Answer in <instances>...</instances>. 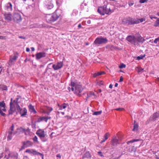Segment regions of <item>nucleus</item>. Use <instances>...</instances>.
I'll return each mask as SVG.
<instances>
[{
  "label": "nucleus",
  "instance_id": "nucleus-1",
  "mask_svg": "<svg viewBox=\"0 0 159 159\" xmlns=\"http://www.w3.org/2000/svg\"><path fill=\"white\" fill-rule=\"evenodd\" d=\"M61 11L57 10L52 14H47L45 16V20L48 23L52 24L57 21L61 15Z\"/></svg>",
  "mask_w": 159,
  "mask_h": 159
},
{
  "label": "nucleus",
  "instance_id": "nucleus-2",
  "mask_svg": "<svg viewBox=\"0 0 159 159\" xmlns=\"http://www.w3.org/2000/svg\"><path fill=\"white\" fill-rule=\"evenodd\" d=\"M126 39L131 43L135 45H139V43H143L145 40L141 36L135 37L133 35H129L127 37Z\"/></svg>",
  "mask_w": 159,
  "mask_h": 159
},
{
  "label": "nucleus",
  "instance_id": "nucleus-3",
  "mask_svg": "<svg viewBox=\"0 0 159 159\" xmlns=\"http://www.w3.org/2000/svg\"><path fill=\"white\" fill-rule=\"evenodd\" d=\"M111 5L110 4L104 5L103 7H99L98 11L102 15L105 14H110L112 12L111 10Z\"/></svg>",
  "mask_w": 159,
  "mask_h": 159
},
{
  "label": "nucleus",
  "instance_id": "nucleus-4",
  "mask_svg": "<svg viewBox=\"0 0 159 159\" xmlns=\"http://www.w3.org/2000/svg\"><path fill=\"white\" fill-rule=\"evenodd\" d=\"M108 40L106 38H103L102 37L97 38L94 41L93 44L98 46L100 44H105L107 43Z\"/></svg>",
  "mask_w": 159,
  "mask_h": 159
},
{
  "label": "nucleus",
  "instance_id": "nucleus-5",
  "mask_svg": "<svg viewBox=\"0 0 159 159\" xmlns=\"http://www.w3.org/2000/svg\"><path fill=\"white\" fill-rule=\"evenodd\" d=\"M137 23L135 22V19L129 17L123 19L122 21V23L125 25H131Z\"/></svg>",
  "mask_w": 159,
  "mask_h": 159
},
{
  "label": "nucleus",
  "instance_id": "nucleus-6",
  "mask_svg": "<svg viewBox=\"0 0 159 159\" xmlns=\"http://www.w3.org/2000/svg\"><path fill=\"white\" fill-rule=\"evenodd\" d=\"M12 106H10V109L9 111V115H12L15 111L16 108L17 110L20 109V106L18 104V103H14L12 104Z\"/></svg>",
  "mask_w": 159,
  "mask_h": 159
},
{
  "label": "nucleus",
  "instance_id": "nucleus-7",
  "mask_svg": "<svg viewBox=\"0 0 159 159\" xmlns=\"http://www.w3.org/2000/svg\"><path fill=\"white\" fill-rule=\"evenodd\" d=\"M75 93L79 96L84 94V93H82L83 89L81 85H76L75 87Z\"/></svg>",
  "mask_w": 159,
  "mask_h": 159
},
{
  "label": "nucleus",
  "instance_id": "nucleus-8",
  "mask_svg": "<svg viewBox=\"0 0 159 159\" xmlns=\"http://www.w3.org/2000/svg\"><path fill=\"white\" fill-rule=\"evenodd\" d=\"M13 19L15 22L18 23L22 20L21 16L20 14L15 13L13 15Z\"/></svg>",
  "mask_w": 159,
  "mask_h": 159
},
{
  "label": "nucleus",
  "instance_id": "nucleus-9",
  "mask_svg": "<svg viewBox=\"0 0 159 159\" xmlns=\"http://www.w3.org/2000/svg\"><path fill=\"white\" fill-rule=\"evenodd\" d=\"M25 152L28 153L30 154H32L34 155H40L42 158L43 157V154L37 152L36 151L33 149H27L25 151Z\"/></svg>",
  "mask_w": 159,
  "mask_h": 159
},
{
  "label": "nucleus",
  "instance_id": "nucleus-10",
  "mask_svg": "<svg viewBox=\"0 0 159 159\" xmlns=\"http://www.w3.org/2000/svg\"><path fill=\"white\" fill-rule=\"evenodd\" d=\"M23 145L22 148H25L28 147H32L33 145V143L30 141H27L22 142Z\"/></svg>",
  "mask_w": 159,
  "mask_h": 159
},
{
  "label": "nucleus",
  "instance_id": "nucleus-11",
  "mask_svg": "<svg viewBox=\"0 0 159 159\" xmlns=\"http://www.w3.org/2000/svg\"><path fill=\"white\" fill-rule=\"evenodd\" d=\"M6 155L4 157L5 158H6ZM10 157L14 159H17L18 158V154L15 152H13L11 153L10 152H9L8 154V157H7L6 159H8Z\"/></svg>",
  "mask_w": 159,
  "mask_h": 159
},
{
  "label": "nucleus",
  "instance_id": "nucleus-12",
  "mask_svg": "<svg viewBox=\"0 0 159 159\" xmlns=\"http://www.w3.org/2000/svg\"><path fill=\"white\" fill-rule=\"evenodd\" d=\"M17 111L18 112H19L21 115V116L22 117L25 116L27 113V110L25 108L22 109L20 107V109H17Z\"/></svg>",
  "mask_w": 159,
  "mask_h": 159
},
{
  "label": "nucleus",
  "instance_id": "nucleus-13",
  "mask_svg": "<svg viewBox=\"0 0 159 159\" xmlns=\"http://www.w3.org/2000/svg\"><path fill=\"white\" fill-rule=\"evenodd\" d=\"M4 16L5 19L8 22H10L12 20V15L10 13L5 12Z\"/></svg>",
  "mask_w": 159,
  "mask_h": 159
},
{
  "label": "nucleus",
  "instance_id": "nucleus-14",
  "mask_svg": "<svg viewBox=\"0 0 159 159\" xmlns=\"http://www.w3.org/2000/svg\"><path fill=\"white\" fill-rule=\"evenodd\" d=\"M63 65V63L62 62H58L57 65H53L52 67L54 70H56L61 68L62 67Z\"/></svg>",
  "mask_w": 159,
  "mask_h": 159
},
{
  "label": "nucleus",
  "instance_id": "nucleus-15",
  "mask_svg": "<svg viewBox=\"0 0 159 159\" xmlns=\"http://www.w3.org/2000/svg\"><path fill=\"white\" fill-rule=\"evenodd\" d=\"M158 117H159V115L158 114L157 112H156L150 117L149 120V121H154Z\"/></svg>",
  "mask_w": 159,
  "mask_h": 159
},
{
  "label": "nucleus",
  "instance_id": "nucleus-16",
  "mask_svg": "<svg viewBox=\"0 0 159 159\" xmlns=\"http://www.w3.org/2000/svg\"><path fill=\"white\" fill-rule=\"evenodd\" d=\"M111 143L112 146H116L119 143L118 142V138L117 137H115L111 140Z\"/></svg>",
  "mask_w": 159,
  "mask_h": 159
},
{
  "label": "nucleus",
  "instance_id": "nucleus-17",
  "mask_svg": "<svg viewBox=\"0 0 159 159\" xmlns=\"http://www.w3.org/2000/svg\"><path fill=\"white\" fill-rule=\"evenodd\" d=\"M36 134L41 139L42 138H44L45 137L44 131L39 130L36 132Z\"/></svg>",
  "mask_w": 159,
  "mask_h": 159
},
{
  "label": "nucleus",
  "instance_id": "nucleus-18",
  "mask_svg": "<svg viewBox=\"0 0 159 159\" xmlns=\"http://www.w3.org/2000/svg\"><path fill=\"white\" fill-rule=\"evenodd\" d=\"M46 56V53L44 52H39L36 54V59H39L41 58L45 57Z\"/></svg>",
  "mask_w": 159,
  "mask_h": 159
},
{
  "label": "nucleus",
  "instance_id": "nucleus-19",
  "mask_svg": "<svg viewBox=\"0 0 159 159\" xmlns=\"http://www.w3.org/2000/svg\"><path fill=\"white\" fill-rule=\"evenodd\" d=\"M5 8L8 11H12V5L10 2H9L6 4L5 6Z\"/></svg>",
  "mask_w": 159,
  "mask_h": 159
},
{
  "label": "nucleus",
  "instance_id": "nucleus-20",
  "mask_svg": "<svg viewBox=\"0 0 159 159\" xmlns=\"http://www.w3.org/2000/svg\"><path fill=\"white\" fill-rule=\"evenodd\" d=\"M17 57L16 55H14L13 57L10 56V59L8 62L9 65L12 64V63L14 61H16L17 59Z\"/></svg>",
  "mask_w": 159,
  "mask_h": 159
},
{
  "label": "nucleus",
  "instance_id": "nucleus-21",
  "mask_svg": "<svg viewBox=\"0 0 159 159\" xmlns=\"http://www.w3.org/2000/svg\"><path fill=\"white\" fill-rule=\"evenodd\" d=\"M137 141H140V145H139V146H140L143 143V140L142 139H134L132 140H130V141H128L127 142V143L128 144H129L130 143H133L134 142H137Z\"/></svg>",
  "mask_w": 159,
  "mask_h": 159
},
{
  "label": "nucleus",
  "instance_id": "nucleus-22",
  "mask_svg": "<svg viewBox=\"0 0 159 159\" xmlns=\"http://www.w3.org/2000/svg\"><path fill=\"white\" fill-rule=\"evenodd\" d=\"M137 148L134 146H130L128 149V151L130 152H135L136 151Z\"/></svg>",
  "mask_w": 159,
  "mask_h": 159
},
{
  "label": "nucleus",
  "instance_id": "nucleus-23",
  "mask_svg": "<svg viewBox=\"0 0 159 159\" xmlns=\"http://www.w3.org/2000/svg\"><path fill=\"white\" fill-rule=\"evenodd\" d=\"M91 157V156L89 152H86L83 156L82 158H88Z\"/></svg>",
  "mask_w": 159,
  "mask_h": 159
},
{
  "label": "nucleus",
  "instance_id": "nucleus-24",
  "mask_svg": "<svg viewBox=\"0 0 159 159\" xmlns=\"http://www.w3.org/2000/svg\"><path fill=\"white\" fill-rule=\"evenodd\" d=\"M29 110L31 112H33L34 113H36V111L35 110L34 107L31 105H30L29 106Z\"/></svg>",
  "mask_w": 159,
  "mask_h": 159
},
{
  "label": "nucleus",
  "instance_id": "nucleus-25",
  "mask_svg": "<svg viewBox=\"0 0 159 159\" xmlns=\"http://www.w3.org/2000/svg\"><path fill=\"white\" fill-rule=\"evenodd\" d=\"M145 19L144 18H142L140 19H138L137 20L135 19V22H137V23H135V24H137L139 23V22H142L144 21H145Z\"/></svg>",
  "mask_w": 159,
  "mask_h": 159
},
{
  "label": "nucleus",
  "instance_id": "nucleus-26",
  "mask_svg": "<svg viewBox=\"0 0 159 159\" xmlns=\"http://www.w3.org/2000/svg\"><path fill=\"white\" fill-rule=\"evenodd\" d=\"M109 133H106L104 135V138H105L104 139H103L102 140L101 143H102L104 142L107 139H108V136H109Z\"/></svg>",
  "mask_w": 159,
  "mask_h": 159
},
{
  "label": "nucleus",
  "instance_id": "nucleus-27",
  "mask_svg": "<svg viewBox=\"0 0 159 159\" xmlns=\"http://www.w3.org/2000/svg\"><path fill=\"white\" fill-rule=\"evenodd\" d=\"M44 120L45 122H47V119L46 117H40L38 119V121L40 122Z\"/></svg>",
  "mask_w": 159,
  "mask_h": 159
},
{
  "label": "nucleus",
  "instance_id": "nucleus-28",
  "mask_svg": "<svg viewBox=\"0 0 159 159\" xmlns=\"http://www.w3.org/2000/svg\"><path fill=\"white\" fill-rule=\"evenodd\" d=\"M8 135L7 136V140H10L12 138V131H8Z\"/></svg>",
  "mask_w": 159,
  "mask_h": 159
},
{
  "label": "nucleus",
  "instance_id": "nucleus-29",
  "mask_svg": "<svg viewBox=\"0 0 159 159\" xmlns=\"http://www.w3.org/2000/svg\"><path fill=\"white\" fill-rule=\"evenodd\" d=\"M47 8L48 9L52 8L53 7V5L52 3H49L46 5Z\"/></svg>",
  "mask_w": 159,
  "mask_h": 159
},
{
  "label": "nucleus",
  "instance_id": "nucleus-30",
  "mask_svg": "<svg viewBox=\"0 0 159 159\" xmlns=\"http://www.w3.org/2000/svg\"><path fill=\"white\" fill-rule=\"evenodd\" d=\"M0 89L2 90H6L7 89V86L3 85H0Z\"/></svg>",
  "mask_w": 159,
  "mask_h": 159
},
{
  "label": "nucleus",
  "instance_id": "nucleus-31",
  "mask_svg": "<svg viewBox=\"0 0 159 159\" xmlns=\"http://www.w3.org/2000/svg\"><path fill=\"white\" fill-rule=\"evenodd\" d=\"M30 130L29 128H28L27 129L25 130V134L26 135H28L30 134Z\"/></svg>",
  "mask_w": 159,
  "mask_h": 159
},
{
  "label": "nucleus",
  "instance_id": "nucleus-32",
  "mask_svg": "<svg viewBox=\"0 0 159 159\" xmlns=\"http://www.w3.org/2000/svg\"><path fill=\"white\" fill-rule=\"evenodd\" d=\"M136 70L137 71L138 73H139L140 72L142 73L143 72V69L141 68L137 67L136 68Z\"/></svg>",
  "mask_w": 159,
  "mask_h": 159
},
{
  "label": "nucleus",
  "instance_id": "nucleus-33",
  "mask_svg": "<svg viewBox=\"0 0 159 159\" xmlns=\"http://www.w3.org/2000/svg\"><path fill=\"white\" fill-rule=\"evenodd\" d=\"M71 89L72 91H74V87H75L76 85L74 82H71Z\"/></svg>",
  "mask_w": 159,
  "mask_h": 159
},
{
  "label": "nucleus",
  "instance_id": "nucleus-34",
  "mask_svg": "<svg viewBox=\"0 0 159 159\" xmlns=\"http://www.w3.org/2000/svg\"><path fill=\"white\" fill-rule=\"evenodd\" d=\"M1 107H2L3 108H4L5 107V104L4 102V101H3L2 102H0V108Z\"/></svg>",
  "mask_w": 159,
  "mask_h": 159
},
{
  "label": "nucleus",
  "instance_id": "nucleus-35",
  "mask_svg": "<svg viewBox=\"0 0 159 159\" xmlns=\"http://www.w3.org/2000/svg\"><path fill=\"white\" fill-rule=\"evenodd\" d=\"M154 26L157 27L159 26V18L157 19L154 23Z\"/></svg>",
  "mask_w": 159,
  "mask_h": 159
},
{
  "label": "nucleus",
  "instance_id": "nucleus-36",
  "mask_svg": "<svg viewBox=\"0 0 159 159\" xmlns=\"http://www.w3.org/2000/svg\"><path fill=\"white\" fill-rule=\"evenodd\" d=\"M102 113V111H95L93 113V115H100L101 113Z\"/></svg>",
  "mask_w": 159,
  "mask_h": 159
},
{
  "label": "nucleus",
  "instance_id": "nucleus-37",
  "mask_svg": "<svg viewBox=\"0 0 159 159\" xmlns=\"http://www.w3.org/2000/svg\"><path fill=\"white\" fill-rule=\"evenodd\" d=\"M138 127V125L137 124H134V126L133 129V130L134 131L137 130Z\"/></svg>",
  "mask_w": 159,
  "mask_h": 159
},
{
  "label": "nucleus",
  "instance_id": "nucleus-38",
  "mask_svg": "<svg viewBox=\"0 0 159 159\" xmlns=\"http://www.w3.org/2000/svg\"><path fill=\"white\" fill-rule=\"evenodd\" d=\"M47 110L48 111H49V112H48L47 113V114L48 115H49L50 114V112L53 109H52V107H47Z\"/></svg>",
  "mask_w": 159,
  "mask_h": 159
},
{
  "label": "nucleus",
  "instance_id": "nucleus-39",
  "mask_svg": "<svg viewBox=\"0 0 159 159\" xmlns=\"http://www.w3.org/2000/svg\"><path fill=\"white\" fill-rule=\"evenodd\" d=\"M94 95V93L93 92H91L89 94H87V98H89L92 97Z\"/></svg>",
  "mask_w": 159,
  "mask_h": 159
},
{
  "label": "nucleus",
  "instance_id": "nucleus-40",
  "mask_svg": "<svg viewBox=\"0 0 159 159\" xmlns=\"http://www.w3.org/2000/svg\"><path fill=\"white\" fill-rule=\"evenodd\" d=\"M33 140L34 142H36L38 143H39V142L38 141V138L36 136H35L34 137V138L33 139Z\"/></svg>",
  "mask_w": 159,
  "mask_h": 159
},
{
  "label": "nucleus",
  "instance_id": "nucleus-41",
  "mask_svg": "<svg viewBox=\"0 0 159 159\" xmlns=\"http://www.w3.org/2000/svg\"><path fill=\"white\" fill-rule=\"evenodd\" d=\"M101 75V73L100 72H98L97 73H95L93 74V76L94 77H95Z\"/></svg>",
  "mask_w": 159,
  "mask_h": 159
},
{
  "label": "nucleus",
  "instance_id": "nucleus-42",
  "mask_svg": "<svg viewBox=\"0 0 159 159\" xmlns=\"http://www.w3.org/2000/svg\"><path fill=\"white\" fill-rule=\"evenodd\" d=\"M134 4V2L133 1H130L128 2V4L129 6H133Z\"/></svg>",
  "mask_w": 159,
  "mask_h": 159
},
{
  "label": "nucleus",
  "instance_id": "nucleus-43",
  "mask_svg": "<svg viewBox=\"0 0 159 159\" xmlns=\"http://www.w3.org/2000/svg\"><path fill=\"white\" fill-rule=\"evenodd\" d=\"M126 66L124 64H121L119 66V67L120 68H125Z\"/></svg>",
  "mask_w": 159,
  "mask_h": 159
},
{
  "label": "nucleus",
  "instance_id": "nucleus-44",
  "mask_svg": "<svg viewBox=\"0 0 159 159\" xmlns=\"http://www.w3.org/2000/svg\"><path fill=\"white\" fill-rule=\"evenodd\" d=\"M20 130L21 132L25 133V129L23 128L22 127H20Z\"/></svg>",
  "mask_w": 159,
  "mask_h": 159
},
{
  "label": "nucleus",
  "instance_id": "nucleus-45",
  "mask_svg": "<svg viewBox=\"0 0 159 159\" xmlns=\"http://www.w3.org/2000/svg\"><path fill=\"white\" fill-rule=\"evenodd\" d=\"M14 126L13 124H12L11 126L10 127V129H9V131H12H12L14 130Z\"/></svg>",
  "mask_w": 159,
  "mask_h": 159
},
{
  "label": "nucleus",
  "instance_id": "nucleus-46",
  "mask_svg": "<svg viewBox=\"0 0 159 159\" xmlns=\"http://www.w3.org/2000/svg\"><path fill=\"white\" fill-rule=\"evenodd\" d=\"M66 105H67L65 103H64L61 106V108H62L63 109H65L66 107Z\"/></svg>",
  "mask_w": 159,
  "mask_h": 159
},
{
  "label": "nucleus",
  "instance_id": "nucleus-47",
  "mask_svg": "<svg viewBox=\"0 0 159 159\" xmlns=\"http://www.w3.org/2000/svg\"><path fill=\"white\" fill-rule=\"evenodd\" d=\"M143 57L144 56H138L137 57V60H139L140 59H142Z\"/></svg>",
  "mask_w": 159,
  "mask_h": 159
},
{
  "label": "nucleus",
  "instance_id": "nucleus-48",
  "mask_svg": "<svg viewBox=\"0 0 159 159\" xmlns=\"http://www.w3.org/2000/svg\"><path fill=\"white\" fill-rule=\"evenodd\" d=\"M158 41L159 42V37L156 39L154 40V42L155 43H157Z\"/></svg>",
  "mask_w": 159,
  "mask_h": 159
},
{
  "label": "nucleus",
  "instance_id": "nucleus-49",
  "mask_svg": "<svg viewBox=\"0 0 159 159\" xmlns=\"http://www.w3.org/2000/svg\"><path fill=\"white\" fill-rule=\"evenodd\" d=\"M157 152L158 153H157V155H156L155 156V157L157 159H159V150H158L157 151Z\"/></svg>",
  "mask_w": 159,
  "mask_h": 159
},
{
  "label": "nucleus",
  "instance_id": "nucleus-50",
  "mask_svg": "<svg viewBox=\"0 0 159 159\" xmlns=\"http://www.w3.org/2000/svg\"><path fill=\"white\" fill-rule=\"evenodd\" d=\"M115 110L118 111H122L124 110V109L123 108H119L115 109Z\"/></svg>",
  "mask_w": 159,
  "mask_h": 159
},
{
  "label": "nucleus",
  "instance_id": "nucleus-51",
  "mask_svg": "<svg viewBox=\"0 0 159 159\" xmlns=\"http://www.w3.org/2000/svg\"><path fill=\"white\" fill-rule=\"evenodd\" d=\"M148 0H140L139 2L141 3H143L147 2Z\"/></svg>",
  "mask_w": 159,
  "mask_h": 159
},
{
  "label": "nucleus",
  "instance_id": "nucleus-52",
  "mask_svg": "<svg viewBox=\"0 0 159 159\" xmlns=\"http://www.w3.org/2000/svg\"><path fill=\"white\" fill-rule=\"evenodd\" d=\"M123 77H122V76H121L120 78V79L119 82H122V81H123Z\"/></svg>",
  "mask_w": 159,
  "mask_h": 159
},
{
  "label": "nucleus",
  "instance_id": "nucleus-53",
  "mask_svg": "<svg viewBox=\"0 0 159 159\" xmlns=\"http://www.w3.org/2000/svg\"><path fill=\"white\" fill-rule=\"evenodd\" d=\"M0 39H6L5 36H0Z\"/></svg>",
  "mask_w": 159,
  "mask_h": 159
},
{
  "label": "nucleus",
  "instance_id": "nucleus-54",
  "mask_svg": "<svg viewBox=\"0 0 159 159\" xmlns=\"http://www.w3.org/2000/svg\"><path fill=\"white\" fill-rule=\"evenodd\" d=\"M12 98H11V102L10 103V106H11V107L12 106V102L13 101H12Z\"/></svg>",
  "mask_w": 159,
  "mask_h": 159
},
{
  "label": "nucleus",
  "instance_id": "nucleus-55",
  "mask_svg": "<svg viewBox=\"0 0 159 159\" xmlns=\"http://www.w3.org/2000/svg\"><path fill=\"white\" fill-rule=\"evenodd\" d=\"M19 38H20V39H25V37H23L22 36H19Z\"/></svg>",
  "mask_w": 159,
  "mask_h": 159
},
{
  "label": "nucleus",
  "instance_id": "nucleus-56",
  "mask_svg": "<svg viewBox=\"0 0 159 159\" xmlns=\"http://www.w3.org/2000/svg\"><path fill=\"white\" fill-rule=\"evenodd\" d=\"M18 103V102L17 101H16V100H14L12 102V104H13V103Z\"/></svg>",
  "mask_w": 159,
  "mask_h": 159
},
{
  "label": "nucleus",
  "instance_id": "nucleus-57",
  "mask_svg": "<svg viewBox=\"0 0 159 159\" xmlns=\"http://www.w3.org/2000/svg\"><path fill=\"white\" fill-rule=\"evenodd\" d=\"M57 157H59L60 158H61V155L60 154H57Z\"/></svg>",
  "mask_w": 159,
  "mask_h": 159
},
{
  "label": "nucleus",
  "instance_id": "nucleus-58",
  "mask_svg": "<svg viewBox=\"0 0 159 159\" xmlns=\"http://www.w3.org/2000/svg\"><path fill=\"white\" fill-rule=\"evenodd\" d=\"M98 153L100 156H103L102 155V153L101 152H98Z\"/></svg>",
  "mask_w": 159,
  "mask_h": 159
},
{
  "label": "nucleus",
  "instance_id": "nucleus-59",
  "mask_svg": "<svg viewBox=\"0 0 159 159\" xmlns=\"http://www.w3.org/2000/svg\"><path fill=\"white\" fill-rule=\"evenodd\" d=\"M26 51L27 52H29L30 51V49L29 48H26Z\"/></svg>",
  "mask_w": 159,
  "mask_h": 159
},
{
  "label": "nucleus",
  "instance_id": "nucleus-60",
  "mask_svg": "<svg viewBox=\"0 0 159 159\" xmlns=\"http://www.w3.org/2000/svg\"><path fill=\"white\" fill-rule=\"evenodd\" d=\"M113 85L112 84H111L109 86V88L110 89H112V88Z\"/></svg>",
  "mask_w": 159,
  "mask_h": 159
},
{
  "label": "nucleus",
  "instance_id": "nucleus-61",
  "mask_svg": "<svg viewBox=\"0 0 159 159\" xmlns=\"http://www.w3.org/2000/svg\"><path fill=\"white\" fill-rule=\"evenodd\" d=\"M82 27L81 25V24H79L78 25V27L79 28H80Z\"/></svg>",
  "mask_w": 159,
  "mask_h": 159
},
{
  "label": "nucleus",
  "instance_id": "nucleus-62",
  "mask_svg": "<svg viewBox=\"0 0 159 159\" xmlns=\"http://www.w3.org/2000/svg\"><path fill=\"white\" fill-rule=\"evenodd\" d=\"M101 73V75L105 74V73L104 71L100 72Z\"/></svg>",
  "mask_w": 159,
  "mask_h": 159
},
{
  "label": "nucleus",
  "instance_id": "nucleus-63",
  "mask_svg": "<svg viewBox=\"0 0 159 159\" xmlns=\"http://www.w3.org/2000/svg\"><path fill=\"white\" fill-rule=\"evenodd\" d=\"M31 49L32 51H34V47L31 48Z\"/></svg>",
  "mask_w": 159,
  "mask_h": 159
},
{
  "label": "nucleus",
  "instance_id": "nucleus-64",
  "mask_svg": "<svg viewBox=\"0 0 159 159\" xmlns=\"http://www.w3.org/2000/svg\"><path fill=\"white\" fill-rule=\"evenodd\" d=\"M2 111H6V109L5 108V107L3 108L2 109Z\"/></svg>",
  "mask_w": 159,
  "mask_h": 159
}]
</instances>
